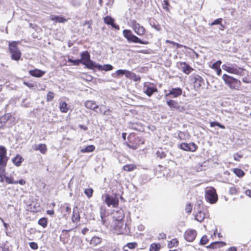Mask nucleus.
I'll return each mask as SVG.
<instances>
[{
    "label": "nucleus",
    "mask_w": 251,
    "mask_h": 251,
    "mask_svg": "<svg viewBox=\"0 0 251 251\" xmlns=\"http://www.w3.org/2000/svg\"><path fill=\"white\" fill-rule=\"evenodd\" d=\"M123 34L129 43H140L143 45H147L149 43L148 41H143L137 36L133 34L131 31L129 29H124L123 31Z\"/></svg>",
    "instance_id": "1"
},
{
    "label": "nucleus",
    "mask_w": 251,
    "mask_h": 251,
    "mask_svg": "<svg viewBox=\"0 0 251 251\" xmlns=\"http://www.w3.org/2000/svg\"><path fill=\"white\" fill-rule=\"evenodd\" d=\"M222 78L225 83L229 86L231 89H238L241 86V82L232 76L224 74Z\"/></svg>",
    "instance_id": "2"
},
{
    "label": "nucleus",
    "mask_w": 251,
    "mask_h": 251,
    "mask_svg": "<svg viewBox=\"0 0 251 251\" xmlns=\"http://www.w3.org/2000/svg\"><path fill=\"white\" fill-rule=\"evenodd\" d=\"M119 213L121 216L120 217H116V221L115 220L113 224V226L117 234H121L123 232L124 223L123 219L125 217V215L123 210L120 209Z\"/></svg>",
    "instance_id": "3"
},
{
    "label": "nucleus",
    "mask_w": 251,
    "mask_h": 251,
    "mask_svg": "<svg viewBox=\"0 0 251 251\" xmlns=\"http://www.w3.org/2000/svg\"><path fill=\"white\" fill-rule=\"evenodd\" d=\"M18 42L12 41L9 43V50L11 53V58L18 61L21 56V52L17 47Z\"/></svg>",
    "instance_id": "4"
},
{
    "label": "nucleus",
    "mask_w": 251,
    "mask_h": 251,
    "mask_svg": "<svg viewBox=\"0 0 251 251\" xmlns=\"http://www.w3.org/2000/svg\"><path fill=\"white\" fill-rule=\"evenodd\" d=\"M205 198L207 201L213 204L218 200L216 190L213 187L207 188L205 190Z\"/></svg>",
    "instance_id": "5"
},
{
    "label": "nucleus",
    "mask_w": 251,
    "mask_h": 251,
    "mask_svg": "<svg viewBox=\"0 0 251 251\" xmlns=\"http://www.w3.org/2000/svg\"><path fill=\"white\" fill-rule=\"evenodd\" d=\"M222 68L223 70L231 74L240 76L244 75V70L241 68L237 67L235 64H225L222 66Z\"/></svg>",
    "instance_id": "6"
},
{
    "label": "nucleus",
    "mask_w": 251,
    "mask_h": 251,
    "mask_svg": "<svg viewBox=\"0 0 251 251\" xmlns=\"http://www.w3.org/2000/svg\"><path fill=\"white\" fill-rule=\"evenodd\" d=\"M131 27L134 32L139 36H142L146 32L145 28L135 21L132 22Z\"/></svg>",
    "instance_id": "7"
},
{
    "label": "nucleus",
    "mask_w": 251,
    "mask_h": 251,
    "mask_svg": "<svg viewBox=\"0 0 251 251\" xmlns=\"http://www.w3.org/2000/svg\"><path fill=\"white\" fill-rule=\"evenodd\" d=\"M104 201L108 206L112 205L113 207H115L117 206L119 204V200L118 198L113 197L108 194L105 195Z\"/></svg>",
    "instance_id": "8"
},
{
    "label": "nucleus",
    "mask_w": 251,
    "mask_h": 251,
    "mask_svg": "<svg viewBox=\"0 0 251 251\" xmlns=\"http://www.w3.org/2000/svg\"><path fill=\"white\" fill-rule=\"evenodd\" d=\"M179 147L181 149L184 151L192 152L196 151L198 148V146L194 143H181Z\"/></svg>",
    "instance_id": "9"
},
{
    "label": "nucleus",
    "mask_w": 251,
    "mask_h": 251,
    "mask_svg": "<svg viewBox=\"0 0 251 251\" xmlns=\"http://www.w3.org/2000/svg\"><path fill=\"white\" fill-rule=\"evenodd\" d=\"M197 232L195 230H187L184 234L185 239L188 242H192L195 239Z\"/></svg>",
    "instance_id": "10"
},
{
    "label": "nucleus",
    "mask_w": 251,
    "mask_h": 251,
    "mask_svg": "<svg viewBox=\"0 0 251 251\" xmlns=\"http://www.w3.org/2000/svg\"><path fill=\"white\" fill-rule=\"evenodd\" d=\"M177 66L182 71L187 75L189 74L193 70L188 64L184 62L177 63Z\"/></svg>",
    "instance_id": "11"
},
{
    "label": "nucleus",
    "mask_w": 251,
    "mask_h": 251,
    "mask_svg": "<svg viewBox=\"0 0 251 251\" xmlns=\"http://www.w3.org/2000/svg\"><path fill=\"white\" fill-rule=\"evenodd\" d=\"M167 103L172 109L176 110L178 111H181L183 109V108L177 101L174 100H167Z\"/></svg>",
    "instance_id": "12"
},
{
    "label": "nucleus",
    "mask_w": 251,
    "mask_h": 251,
    "mask_svg": "<svg viewBox=\"0 0 251 251\" xmlns=\"http://www.w3.org/2000/svg\"><path fill=\"white\" fill-rule=\"evenodd\" d=\"M182 90L180 88H174L169 90V93L167 94L165 96L168 97L172 96V98H177L182 95Z\"/></svg>",
    "instance_id": "13"
},
{
    "label": "nucleus",
    "mask_w": 251,
    "mask_h": 251,
    "mask_svg": "<svg viewBox=\"0 0 251 251\" xmlns=\"http://www.w3.org/2000/svg\"><path fill=\"white\" fill-rule=\"evenodd\" d=\"M104 22L108 25H110L112 26L113 28L119 30L120 27L118 25L114 24V20L113 18H112L110 16H106L104 18Z\"/></svg>",
    "instance_id": "14"
},
{
    "label": "nucleus",
    "mask_w": 251,
    "mask_h": 251,
    "mask_svg": "<svg viewBox=\"0 0 251 251\" xmlns=\"http://www.w3.org/2000/svg\"><path fill=\"white\" fill-rule=\"evenodd\" d=\"M84 105L86 108L98 112L97 109L99 108V106L96 104L95 101L87 100L85 102Z\"/></svg>",
    "instance_id": "15"
},
{
    "label": "nucleus",
    "mask_w": 251,
    "mask_h": 251,
    "mask_svg": "<svg viewBox=\"0 0 251 251\" xmlns=\"http://www.w3.org/2000/svg\"><path fill=\"white\" fill-rule=\"evenodd\" d=\"M32 149L34 151H39L42 154H45L47 151L46 145L44 144L34 145L32 146Z\"/></svg>",
    "instance_id": "16"
},
{
    "label": "nucleus",
    "mask_w": 251,
    "mask_h": 251,
    "mask_svg": "<svg viewBox=\"0 0 251 251\" xmlns=\"http://www.w3.org/2000/svg\"><path fill=\"white\" fill-rule=\"evenodd\" d=\"M83 27V31L85 35H88L92 32V28L89 21H86Z\"/></svg>",
    "instance_id": "17"
},
{
    "label": "nucleus",
    "mask_w": 251,
    "mask_h": 251,
    "mask_svg": "<svg viewBox=\"0 0 251 251\" xmlns=\"http://www.w3.org/2000/svg\"><path fill=\"white\" fill-rule=\"evenodd\" d=\"M156 88L149 86H144V92L149 97H151L154 92H157Z\"/></svg>",
    "instance_id": "18"
},
{
    "label": "nucleus",
    "mask_w": 251,
    "mask_h": 251,
    "mask_svg": "<svg viewBox=\"0 0 251 251\" xmlns=\"http://www.w3.org/2000/svg\"><path fill=\"white\" fill-rule=\"evenodd\" d=\"M81 62L84 65L90 60V54L87 51L82 52L81 54Z\"/></svg>",
    "instance_id": "19"
},
{
    "label": "nucleus",
    "mask_w": 251,
    "mask_h": 251,
    "mask_svg": "<svg viewBox=\"0 0 251 251\" xmlns=\"http://www.w3.org/2000/svg\"><path fill=\"white\" fill-rule=\"evenodd\" d=\"M29 73L31 75L38 77L42 76L45 73V72L38 69L30 70Z\"/></svg>",
    "instance_id": "20"
},
{
    "label": "nucleus",
    "mask_w": 251,
    "mask_h": 251,
    "mask_svg": "<svg viewBox=\"0 0 251 251\" xmlns=\"http://www.w3.org/2000/svg\"><path fill=\"white\" fill-rule=\"evenodd\" d=\"M12 161L15 165L19 167L21 166L22 163L24 161V158L21 155L17 154L14 158L12 159Z\"/></svg>",
    "instance_id": "21"
},
{
    "label": "nucleus",
    "mask_w": 251,
    "mask_h": 251,
    "mask_svg": "<svg viewBox=\"0 0 251 251\" xmlns=\"http://www.w3.org/2000/svg\"><path fill=\"white\" fill-rule=\"evenodd\" d=\"M50 19L56 23H64L67 21L65 18L58 16L52 15L50 16Z\"/></svg>",
    "instance_id": "22"
},
{
    "label": "nucleus",
    "mask_w": 251,
    "mask_h": 251,
    "mask_svg": "<svg viewBox=\"0 0 251 251\" xmlns=\"http://www.w3.org/2000/svg\"><path fill=\"white\" fill-rule=\"evenodd\" d=\"M194 78L195 79V85L199 87H201V84L203 83V79L201 76L198 75H195L194 76Z\"/></svg>",
    "instance_id": "23"
},
{
    "label": "nucleus",
    "mask_w": 251,
    "mask_h": 251,
    "mask_svg": "<svg viewBox=\"0 0 251 251\" xmlns=\"http://www.w3.org/2000/svg\"><path fill=\"white\" fill-rule=\"evenodd\" d=\"M102 241V239L98 236H94L90 241V244L93 246H97Z\"/></svg>",
    "instance_id": "24"
},
{
    "label": "nucleus",
    "mask_w": 251,
    "mask_h": 251,
    "mask_svg": "<svg viewBox=\"0 0 251 251\" xmlns=\"http://www.w3.org/2000/svg\"><path fill=\"white\" fill-rule=\"evenodd\" d=\"M113 69V67L110 64H106L102 66L99 65L98 66V69L99 70H104L105 71H111Z\"/></svg>",
    "instance_id": "25"
},
{
    "label": "nucleus",
    "mask_w": 251,
    "mask_h": 251,
    "mask_svg": "<svg viewBox=\"0 0 251 251\" xmlns=\"http://www.w3.org/2000/svg\"><path fill=\"white\" fill-rule=\"evenodd\" d=\"M205 217V214L202 211H199L195 216V219L200 222H201Z\"/></svg>",
    "instance_id": "26"
},
{
    "label": "nucleus",
    "mask_w": 251,
    "mask_h": 251,
    "mask_svg": "<svg viewBox=\"0 0 251 251\" xmlns=\"http://www.w3.org/2000/svg\"><path fill=\"white\" fill-rule=\"evenodd\" d=\"M84 65L87 67V68H88L89 69H94L95 68H96L98 69V66L99 64H97L95 62H94L91 61V60H90L87 62H86V64H84Z\"/></svg>",
    "instance_id": "27"
},
{
    "label": "nucleus",
    "mask_w": 251,
    "mask_h": 251,
    "mask_svg": "<svg viewBox=\"0 0 251 251\" xmlns=\"http://www.w3.org/2000/svg\"><path fill=\"white\" fill-rule=\"evenodd\" d=\"M59 108L60 111L63 113H66L68 111L67 104L65 102H60Z\"/></svg>",
    "instance_id": "28"
},
{
    "label": "nucleus",
    "mask_w": 251,
    "mask_h": 251,
    "mask_svg": "<svg viewBox=\"0 0 251 251\" xmlns=\"http://www.w3.org/2000/svg\"><path fill=\"white\" fill-rule=\"evenodd\" d=\"M95 149V147L93 145H89L85 148L81 150V152L83 153L89 152L93 151Z\"/></svg>",
    "instance_id": "29"
},
{
    "label": "nucleus",
    "mask_w": 251,
    "mask_h": 251,
    "mask_svg": "<svg viewBox=\"0 0 251 251\" xmlns=\"http://www.w3.org/2000/svg\"><path fill=\"white\" fill-rule=\"evenodd\" d=\"M8 160V157L7 156L6 154H4L0 157V166H6Z\"/></svg>",
    "instance_id": "30"
},
{
    "label": "nucleus",
    "mask_w": 251,
    "mask_h": 251,
    "mask_svg": "<svg viewBox=\"0 0 251 251\" xmlns=\"http://www.w3.org/2000/svg\"><path fill=\"white\" fill-rule=\"evenodd\" d=\"M11 115L9 114H5L0 118V122L5 125L6 122L10 119Z\"/></svg>",
    "instance_id": "31"
},
{
    "label": "nucleus",
    "mask_w": 251,
    "mask_h": 251,
    "mask_svg": "<svg viewBox=\"0 0 251 251\" xmlns=\"http://www.w3.org/2000/svg\"><path fill=\"white\" fill-rule=\"evenodd\" d=\"M38 224L44 228H45L47 226L48 220L46 218H42L38 221Z\"/></svg>",
    "instance_id": "32"
},
{
    "label": "nucleus",
    "mask_w": 251,
    "mask_h": 251,
    "mask_svg": "<svg viewBox=\"0 0 251 251\" xmlns=\"http://www.w3.org/2000/svg\"><path fill=\"white\" fill-rule=\"evenodd\" d=\"M124 246L126 247V249L128 250H129V249L133 250L137 247V243L136 242L128 243L124 245Z\"/></svg>",
    "instance_id": "33"
},
{
    "label": "nucleus",
    "mask_w": 251,
    "mask_h": 251,
    "mask_svg": "<svg viewBox=\"0 0 251 251\" xmlns=\"http://www.w3.org/2000/svg\"><path fill=\"white\" fill-rule=\"evenodd\" d=\"M136 166L133 164H127L123 167V169L125 171L127 172H130L135 169Z\"/></svg>",
    "instance_id": "34"
},
{
    "label": "nucleus",
    "mask_w": 251,
    "mask_h": 251,
    "mask_svg": "<svg viewBox=\"0 0 251 251\" xmlns=\"http://www.w3.org/2000/svg\"><path fill=\"white\" fill-rule=\"evenodd\" d=\"M234 173L239 177H242L245 175V173L240 169L235 168L233 170Z\"/></svg>",
    "instance_id": "35"
},
{
    "label": "nucleus",
    "mask_w": 251,
    "mask_h": 251,
    "mask_svg": "<svg viewBox=\"0 0 251 251\" xmlns=\"http://www.w3.org/2000/svg\"><path fill=\"white\" fill-rule=\"evenodd\" d=\"M4 177L5 178V180L7 184H18V181H14L13 180V177H8L7 176H6L5 175H4Z\"/></svg>",
    "instance_id": "36"
},
{
    "label": "nucleus",
    "mask_w": 251,
    "mask_h": 251,
    "mask_svg": "<svg viewBox=\"0 0 251 251\" xmlns=\"http://www.w3.org/2000/svg\"><path fill=\"white\" fill-rule=\"evenodd\" d=\"M160 245L159 244H152L150 246V251H159Z\"/></svg>",
    "instance_id": "37"
},
{
    "label": "nucleus",
    "mask_w": 251,
    "mask_h": 251,
    "mask_svg": "<svg viewBox=\"0 0 251 251\" xmlns=\"http://www.w3.org/2000/svg\"><path fill=\"white\" fill-rule=\"evenodd\" d=\"M84 193L88 198H90L92 197L93 190L91 188L85 189L84 190Z\"/></svg>",
    "instance_id": "38"
},
{
    "label": "nucleus",
    "mask_w": 251,
    "mask_h": 251,
    "mask_svg": "<svg viewBox=\"0 0 251 251\" xmlns=\"http://www.w3.org/2000/svg\"><path fill=\"white\" fill-rule=\"evenodd\" d=\"M210 126L214 127L215 126H218L222 129H225L226 127L224 125L221 124L220 123L218 122H212L210 123Z\"/></svg>",
    "instance_id": "39"
},
{
    "label": "nucleus",
    "mask_w": 251,
    "mask_h": 251,
    "mask_svg": "<svg viewBox=\"0 0 251 251\" xmlns=\"http://www.w3.org/2000/svg\"><path fill=\"white\" fill-rule=\"evenodd\" d=\"M229 193L231 195H236L238 193L237 188L234 185L229 188Z\"/></svg>",
    "instance_id": "40"
},
{
    "label": "nucleus",
    "mask_w": 251,
    "mask_h": 251,
    "mask_svg": "<svg viewBox=\"0 0 251 251\" xmlns=\"http://www.w3.org/2000/svg\"><path fill=\"white\" fill-rule=\"evenodd\" d=\"M150 24L152 27H153L156 30H157L158 31L160 30V28L159 26L158 25H155V22L154 20H150Z\"/></svg>",
    "instance_id": "41"
},
{
    "label": "nucleus",
    "mask_w": 251,
    "mask_h": 251,
    "mask_svg": "<svg viewBox=\"0 0 251 251\" xmlns=\"http://www.w3.org/2000/svg\"><path fill=\"white\" fill-rule=\"evenodd\" d=\"M221 61L218 60L212 64L211 68L214 70H216L220 68V66L221 64Z\"/></svg>",
    "instance_id": "42"
},
{
    "label": "nucleus",
    "mask_w": 251,
    "mask_h": 251,
    "mask_svg": "<svg viewBox=\"0 0 251 251\" xmlns=\"http://www.w3.org/2000/svg\"><path fill=\"white\" fill-rule=\"evenodd\" d=\"M54 98V93L52 92H49L47 96V100L48 101H51Z\"/></svg>",
    "instance_id": "43"
},
{
    "label": "nucleus",
    "mask_w": 251,
    "mask_h": 251,
    "mask_svg": "<svg viewBox=\"0 0 251 251\" xmlns=\"http://www.w3.org/2000/svg\"><path fill=\"white\" fill-rule=\"evenodd\" d=\"M68 61L72 63L74 65H78L81 63V60L80 59L73 60L71 58H69Z\"/></svg>",
    "instance_id": "44"
},
{
    "label": "nucleus",
    "mask_w": 251,
    "mask_h": 251,
    "mask_svg": "<svg viewBox=\"0 0 251 251\" xmlns=\"http://www.w3.org/2000/svg\"><path fill=\"white\" fill-rule=\"evenodd\" d=\"M7 154V150L3 146H0V157Z\"/></svg>",
    "instance_id": "45"
},
{
    "label": "nucleus",
    "mask_w": 251,
    "mask_h": 251,
    "mask_svg": "<svg viewBox=\"0 0 251 251\" xmlns=\"http://www.w3.org/2000/svg\"><path fill=\"white\" fill-rule=\"evenodd\" d=\"M208 241L207 236L205 235L203 236L200 240V244L201 245H205L208 242Z\"/></svg>",
    "instance_id": "46"
},
{
    "label": "nucleus",
    "mask_w": 251,
    "mask_h": 251,
    "mask_svg": "<svg viewBox=\"0 0 251 251\" xmlns=\"http://www.w3.org/2000/svg\"><path fill=\"white\" fill-rule=\"evenodd\" d=\"M177 245V241H176V239H173L170 243L168 244V246L170 248H172V247H175Z\"/></svg>",
    "instance_id": "47"
},
{
    "label": "nucleus",
    "mask_w": 251,
    "mask_h": 251,
    "mask_svg": "<svg viewBox=\"0 0 251 251\" xmlns=\"http://www.w3.org/2000/svg\"><path fill=\"white\" fill-rule=\"evenodd\" d=\"M125 76L129 79H131L132 77V75L133 73L131 72V71H129L128 70H126L125 71Z\"/></svg>",
    "instance_id": "48"
},
{
    "label": "nucleus",
    "mask_w": 251,
    "mask_h": 251,
    "mask_svg": "<svg viewBox=\"0 0 251 251\" xmlns=\"http://www.w3.org/2000/svg\"><path fill=\"white\" fill-rule=\"evenodd\" d=\"M131 79H132L134 81H140L141 80V77L139 75H136L135 74L133 73Z\"/></svg>",
    "instance_id": "49"
},
{
    "label": "nucleus",
    "mask_w": 251,
    "mask_h": 251,
    "mask_svg": "<svg viewBox=\"0 0 251 251\" xmlns=\"http://www.w3.org/2000/svg\"><path fill=\"white\" fill-rule=\"evenodd\" d=\"M222 19L221 18L217 19L215 20L211 24V25H221L222 26V25L221 24Z\"/></svg>",
    "instance_id": "50"
},
{
    "label": "nucleus",
    "mask_w": 251,
    "mask_h": 251,
    "mask_svg": "<svg viewBox=\"0 0 251 251\" xmlns=\"http://www.w3.org/2000/svg\"><path fill=\"white\" fill-rule=\"evenodd\" d=\"M29 247L33 250H36L38 248L37 244L34 242L29 243Z\"/></svg>",
    "instance_id": "51"
},
{
    "label": "nucleus",
    "mask_w": 251,
    "mask_h": 251,
    "mask_svg": "<svg viewBox=\"0 0 251 251\" xmlns=\"http://www.w3.org/2000/svg\"><path fill=\"white\" fill-rule=\"evenodd\" d=\"M105 212V208H103V207H101L100 210V217L102 219L103 223H104L103 217H104Z\"/></svg>",
    "instance_id": "52"
},
{
    "label": "nucleus",
    "mask_w": 251,
    "mask_h": 251,
    "mask_svg": "<svg viewBox=\"0 0 251 251\" xmlns=\"http://www.w3.org/2000/svg\"><path fill=\"white\" fill-rule=\"evenodd\" d=\"M72 218L73 222H75V221H77L79 219V215L77 213H75V212H74Z\"/></svg>",
    "instance_id": "53"
},
{
    "label": "nucleus",
    "mask_w": 251,
    "mask_h": 251,
    "mask_svg": "<svg viewBox=\"0 0 251 251\" xmlns=\"http://www.w3.org/2000/svg\"><path fill=\"white\" fill-rule=\"evenodd\" d=\"M221 242H215L211 243L208 247L211 249H215L217 248V245L220 244Z\"/></svg>",
    "instance_id": "54"
},
{
    "label": "nucleus",
    "mask_w": 251,
    "mask_h": 251,
    "mask_svg": "<svg viewBox=\"0 0 251 251\" xmlns=\"http://www.w3.org/2000/svg\"><path fill=\"white\" fill-rule=\"evenodd\" d=\"M113 251H129V250L126 249V247H125L124 246L122 247V248H120L119 247L115 248Z\"/></svg>",
    "instance_id": "55"
},
{
    "label": "nucleus",
    "mask_w": 251,
    "mask_h": 251,
    "mask_svg": "<svg viewBox=\"0 0 251 251\" xmlns=\"http://www.w3.org/2000/svg\"><path fill=\"white\" fill-rule=\"evenodd\" d=\"M126 70H118L116 72V74L118 76H122L125 75V71Z\"/></svg>",
    "instance_id": "56"
},
{
    "label": "nucleus",
    "mask_w": 251,
    "mask_h": 251,
    "mask_svg": "<svg viewBox=\"0 0 251 251\" xmlns=\"http://www.w3.org/2000/svg\"><path fill=\"white\" fill-rule=\"evenodd\" d=\"M127 146L130 148V149H133V150H136L137 149L138 147V144H127Z\"/></svg>",
    "instance_id": "57"
},
{
    "label": "nucleus",
    "mask_w": 251,
    "mask_h": 251,
    "mask_svg": "<svg viewBox=\"0 0 251 251\" xmlns=\"http://www.w3.org/2000/svg\"><path fill=\"white\" fill-rule=\"evenodd\" d=\"M99 112H103V114L104 115H109L110 114V110L108 109L107 110H104L103 112L102 111L101 108H100L99 110Z\"/></svg>",
    "instance_id": "58"
},
{
    "label": "nucleus",
    "mask_w": 251,
    "mask_h": 251,
    "mask_svg": "<svg viewBox=\"0 0 251 251\" xmlns=\"http://www.w3.org/2000/svg\"><path fill=\"white\" fill-rule=\"evenodd\" d=\"M192 209V206L189 203L186 205L185 210L187 213H190L191 212Z\"/></svg>",
    "instance_id": "59"
},
{
    "label": "nucleus",
    "mask_w": 251,
    "mask_h": 251,
    "mask_svg": "<svg viewBox=\"0 0 251 251\" xmlns=\"http://www.w3.org/2000/svg\"><path fill=\"white\" fill-rule=\"evenodd\" d=\"M5 167L6 166H0V174L4 175Z\"/></svg>",
    "instance_id": "60"
},
{
    "label": "nucleus",
    "mask_w": 251,
    "mask_h": 251,
    "mask_svg": "<svg viewBox=\"0 0 251 251\" xmlns=\"http://www.w3.org/2000/svg\"><path fill=\"white\" fill-rule=\"evenodd\" d=\"M163 2H164L163 8L164 9H168V6L169 5V0H164Z\"/></svg>",
    "instance_id": "61"
},
{
    "label": "nucleus",
    "mask_w": 251,
    "mask_h": 251,
    "mask_svg": "<svg viewBox=\"0 0 251 251\" xmlns=\"http://www.w3.org/2000/svg\"><path fill=\"white\" fill-rule=\"evenodd\" d=\"M120 210L118 211H116L113 213V218L115 219V220L116 221V217H120L121 216L120 214L119 213Z\"/></svg>",
    "instance_id": "62"
},
{
    "label": "nucleus",
    "mask_w": 251,
    "mask_h": 251,
    "mask_svg": "<svg viewBox=\"0 0 251 251\" xmlns=\"http://www.w3.org/2000/svg\"><path fill=\"white\" fill-rule=\"evenodd\" d=\"M24 84L29 88H32L33 87V84L27 82H24Z\"/></svg>",
    "instance_id": "63"
},
{
    "label": "nucleus",
    "mask_w": 251,
    "mask_h": 251,
    "mask_svg": "<svg viewBox=\"0 0 251 251\" xmlns=\"http://www.w3.org/2000/svg\"><path fill=\"white\" fill-rule=\"evenodd\" d=\"M245 194L251 197V190H247L246 191H245Z\"/></svg>",
    "instance_id": "64"
}]
</instances>
